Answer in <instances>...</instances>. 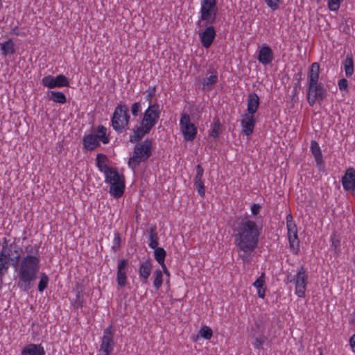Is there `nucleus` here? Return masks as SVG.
Returning a JSON list of instances; mask_svg holds the SVG:
<instances>
[{
  "mask_svg": "<svg viewBox=\"0 0 355 355\" xmlns=\"http://www.w3.org/2000/svg\"><path fill=\"white\" fill-rule=\"evenodd\" d=\"M49 96L55 103L64 104L67 101L65 95L61 92L51 91L49 93Z\"/></svg>",
  "mask_w": 355,
  "mask_h": 355,
  "instance_id": "nucleus-32",
  "label": "nucleus"
},
{
  "mask_svg": "<svg viewBox=\"0 0 355 355\" xmlns=\"http://www.w3.org/2000/svg\"><path fill=\"white\" fill-rule=\"evenodd\" d=\"M286 219L290 247L293 251L297 252L299 247L297 226L291 214H288Z\"/></svg>",
  "mask_w": 355,
  "mask_h": 355,
  "instance_id": "nucleus-11",
  "label": "nucleus"
},
{
  "mask_svg": "<svg viewBox=\"0 0 355 355\" xmlns=\"http://www.w3.org/2000/svg\"><path fill=\"white\" fill-rule=\"evenodd\" d=\"M125 266H126L125 260H124V259L121 260L118 263L117 271L125 272Z\"/></svg>",
  "mask_w": 355,
  "mask_h": 355,
  "instance_id": "nucleus-48",
  "label": "nucleus"
},
{
  "mask_svg": "<svg viewBox=\"0 0 355 355\" xmlns=\"http://www.w3.org/2000/svg\"><path fill=\"white\" fill-rule=\"evenodd\" d=\"M216 33L215 28L211 24H209V26H207L205 28L198 31L199 40L202 46L205 49H208L212 45L216 38Z\"/></svg>",
  "mask_w": 355,
  "mask_h": 355,
  "instance_id": "nucleus-14",
  "label": "nucleus"
},
{
  "mask_svg": "<svg viewBox=\"0 0 355 355\" xmlns=\"http://www.w3.org/2000/svg\"><path fill=\"white\" fill-rule=\"evenodd\" d=\"M130 115L126 105L119 104L114 109L111 123L113 129L117 132H122L128 128Z\"/></svg>",
  "mask_w": 355,
  "mask_h": 355,
  "instance_id": "nucleus-6",
  "label": "nucleus"
},
{
  "mask_svg": "<svg viewBox=\"0 0 355 355\" xmlns=\"http://www.w3.org/2000/svg\"><path fill=\"white\" fill-rule=\"evenodd\" d=\"M96 160L97 168L103 174L112 168V167L108 166L107 164V159L105 155L103 154H98Z\"/></svg>",
  "mask_w": 355,
  "mask_h": 355,
  "instance_id": "nucleus-28",
  "label": "nucleus"
},
{
  "mask_svg": "<svg viewBox=\"0 0 355 355\" xmlns=\"http://www.w3.org/2000/svg\"><path fill=\"white\" fill-rule=\"evenodd\" d=\"M319 355H322V354L320 353Z\"/></svg>",
  "mask_w": 355,
  "mask_h": 355,
  "instance_id": "nucleus-54",
  "label": "nucleus"
},
{
  "mask_svg": "<svg viewBox=\"0 0 355 355\" xmlns=\"http://www.w3.org/2000/svg\"><path fill=\"white\" fill-rule=\"evenodd\" d=\"M327 96V90L322 84L308 85L307 99L309 105L313 106L316 101H322Z\"/></svg>",
  "mask_w": 355,
  "mask_h": 355,
  "instance_id": "nucleus-10",
  "label": "nucleus"
},
{
  "mask_svg": "<svg viewBox=\"0 0 355 355\" xmlns=\"http://www.w3.org/2000/svg\"><path fill=\"white\" fill-rule=\"evenodd\" d=\"M345 73L347 77L351 76L354 73V60L351 55H347L345 60Z\"/></svg>",
  "mask_w": 355,
  "mask_h": 355,
  "instance_id": "nucleus-35",
  "label": "nucleus"
},
{
  "mask_svg": "<svg viewBox=\"0 0 355 355\" xmlns=\"http://www.w3.org/2000/svg\"><path fill=\"white\" fill-rule=\"evenodd\" d=\"M233 230L239 256L244 262L249 263L257 246L261 228L255 221L243 217L236 220Z\"/></svg>",
  "mask_w": 355,
  "mask_h": 355,
  "instance_id": "nucleus-1",
  "label": "nucleus"
},
{
  "mask_svg": "<svg viewBox=\"0 0 355 355\" xmlns=\"http://www.w3.org/2000/svg\"><path fill=\"white\" fill-rule=\"evenodd\" d=\"M153 263L149 259L141 262L139 266V276L143 279V282H147L152 271Z\"/></svg>",
  "mask_w": 355,
  "mask_h": 355,
  "instance_id": "nucleus-21",
  "label": "nucleus"
},
{
  "mask_svg": "<svg viewBox=\"0 0 355 355\" xmlns=\"http://www.w3.org/2000/svg\"><path fill=\"white\" fill-rule=\"evenodd\" d=\"M160 266L162 268L161 270L162 272L163 275H165L166 277L167 278H168L169 276H170V272H169L168 270L167 269L166 264L164 263V264L160 265ZM166 282V284H168L169 283V279H167Z\"/></svg>",
  "mask_w": 355,
  "mask_h": 355,
  "instance_id": "nucleus-47",
  "label": "nucleus"
},
{
  "mask_svg": "<svg viewBox=\"0 0 355 355\" xmlns=\"http://www.w3.org/2000/svg\"><path fill=\"white\" fill-rule=\"evenodd\" d=\"M341 182L344 190L350 191L354 197H355V169L349 168L346 170L344 175L342 177Z\"/></svg>",
  "mask_w": 355,
  "mask_h": 355,
  "instance_id": "nucleus-15",
  "label": "nucleus"
},
{
  "mask_svg": "<svg viewBox=\"0 0 355 355\" xmlns=\"http://www.w3.org/2000/svg\"><path fill=\"white\" fill-rule=\"evenodd\" d=\"M116 280L118 284L123 287L126 284V275L125 272L117 271Z\"/></svg>",
  "mask_w": 355,
  "mask_h": 355,
  "instance_id": "nucleus-40",
  "label": "nucleus"
},
{
  "mask_svg": "<svg viewBox=\"0 0 355 355\" xmlns=\"http://www.w3.org/2000/svg\"><path fill=\"white\" fill-rule=\"evenodd\" d=\"M320 65L317 62L311 64L308 71V85L317 83L319 80Z\"/></svg>",
  "mask_w": 355,
  "mask_h": 355,
  "instance_id": "nucleus-24",
  "label": "nucleus"
},
{
  "mask_svg": "<svg viewBox=\"0 0 355 355\" xmlns=\"http://www.w3.org/2000/svg\"><path fill=\"white\" fill-rule=\"evenodd\" d=\"M348 87V82L346 79L343 78L338 81V87L340 91H346Z\"/></svg>",
  "mask_w": 355,
  "mask_h": 355,
  "instance_id": "nucleus-44",
  "label": "nucleus"
},
{
  "mask_svg": "<svg viewBox=\"0 0 355 355\" xmlns=\"http://www.w3.org/2000/svg\"><path fill=\"white\" fill-rule=\"evenodd\" d=\"M289 282L295 286V294L298 297L304 298L308 284V275L305 268L303 266L298 268Z\"/></svg>",
  "mask_w": 355,
  "mask_h": 355,
  "instance_id": "nucleus-7",
  "label": "nucleus"
},
{
  "mask_svg": "<svg viewBox=\"0 0 355 355\" xmlns=\"http://www.w3.org/2000/svg\"><path fill=\"white\" fill-rule=\"evenodd\" d=\"M1 54L4 56L11 55L15 53L14 42L8 40L0 44Z\"/></svg>",
  "mask_w": 355,
  "mask_h": 355,
  "instance_id": "nucleus-30",
  "label": "nucleus"
},
{
  "mask_svg": "<svg viewBox=\"0 0 355 355\" xmlns=\"http://www.w3.org/2000/svg\"><path fill=\"white\" fill-rule=\"evenodd\" d=\"M42 84L44 87L53 89L55 87H68L69 83L65 76L60 74L56 77H53L51 75L44 76L42 79Z\"/></svg>",
  "mask_w": 355,
  "mask_h": 355,
  "instance_id": "nucleus-13",
  "label": "nucleus"
},
{
  "mask_svg": "<svg viewBox=\"0 0 355 355\" xmlns=\"http://www.w3.org/2000/svg\"><path fill=\"white\" fill-rule=\"evenodd\" d=\"M149 243L148 246L150 248L155 249L159 248L158 247V236L157 233L153 230L150 229L149 232V236H148Z\"/></svg>",
  "mask_w": 355,
  "mask_h": 355,
  "instance_id": "nucleus-36",
  "label": "nucleus"
},
{
  "mask_svg": "<svg viewBox=\"0 0 355 355\" xmlns=\"http://www.w3.org/2000/svg\"><path fill=\"white\" fill-rule=\"evenodd\" d=\"M253 286L257 289L259 297L263 299L266 289L264 273H261L260 277L253 283Z\"/></svg>",
  "mask_w": 355,
  "mask_h": 355,
  "instance_id": "nucleus-26",
  "label": "nucleus"
},
{
  "mask_svg": "<svg viewBox=\"0 0 355 355\" xmlns=\"http://www.w3.org/2000/svg\"><path fill=\"white\" fill-rule=\"evenodd\" d=\"M105 182L110 185V193L115 198H119L124 193L125 180L116 168H112L104 174Z\"/></svg>",
  "mask_w": 355,
  "mask_h": 355,
  "instance_id": "nucleus-5",
  "label": "nucleus"
},
{
  "mask_svg": "<svg viewBox=\"0 0 355 355\" xmlns=\"http://www.w3.org/2000/svg\"><path fill=\"white\" fill-rule=\"evenodd\" d=\"M310 150L312 155L314 157L316 163V166L320 171H324V164L322 154L321 152L320 147L316 141L312 140L311 141Z\"/></svg>",
  "mask_w": 355,
  "mask_h": 355,
  "instance_id": "nucleus-17",
  "label": "nucleus"
},
{
  "mask_svg": "<svg viewBox=\"0 0 355 355\" xmlns=\"http://www.w3.org/2000/svg\"><path fill=\"white\" fill-rule=\"evenodd\" d=\"M218 81V73L216 71H211L209 76L203 78L201 82V87L203 90H210Z\"/></svg>",
  "mask_w": 355,
  "mask_h": 355,
  "instance_id": "nucleus-23",
  "label": "nucleus"
},
{
  "mask_svg": "<svg viewBox=\"0 0 355 355\" xmlns=\"http://www.w3.org/2000/svg\"><path fill=\"white\" fill-rule=\"evenodd\" d=\"M164 282L162 272L160 269H157L153 273V287L155 290H159Z\"/></svg>",
  "mask_w": 355,
  "mask_h": 355,
  "instance_id": "nucleus-33",
  "label": "nucleus"
},
{
  "mask_svg": "<svg viewBox=\"0 0 355 355\" xmlns=\"http://www.w3.org/2000/svg\"><path fill=\"white\" fill-rule=\"evenodd\" d=\"M101 350L104 355H110L113 350V336L110 328L104 330Z\"/></svg>",
  "mask_w": 355,
  "mask_h": 355,
  "instance_id": "nucleus-16",
  "label": "nucleus"
},
{
  "mask_svg": "<svg viewBox=\"0 0 355 355\" xmlns=\"http://www.w3.org/2000/svg\"><path fill=\"white\" fill-rule=\"evenodd\" d=\"M349 346L352 351L355 353V334L352 335L349 339Z\"/></svg>",
  "mask_w": 355,
  "mask_h": 355,
  "instance_id": "nucleus-50",
  "label": "nucleus"
},
{
  "mask_svg": "<svg viewBox=\"0 0 355 355\" xmlns=\"http://www.w3.org/2000/svg\"><path fill=\"white\" fill-rule=\"evenodd\" d=\"M19 257H17V259ZM18 273L19 281L17 285L28 291L31 288V283L36 279L40 270V259L36 255H26L22 258L20 263L18 261L14 265Z\"/></svg>",
  "mask_w": 355,
  "mask_h": 355,
  "instance_id": "nucleus-2",
  "label": "nucleus"
},
{
  "mask_svg": "<svg viewBox=\"0 0 355 355\" xmlns=\"http://www.w3.org/2000/svg\"><path fill=\"white\" fill-rule=\"evenodd\" d=\"M141 112V105L139 102L134 103L131 106V112L134 116H137Z\"/></svg>",
  "mask_w": 355,
  "mask_h": 355,
  "instance_id": "nucleus-41",
  "label": "nucleus"
},
{
  "mask_svg": "<svg viewBox=\"0 0 355 355\" xmlns=\"http://www.w3.org/2000/svg\"><path fill=\"white\" fill-rule=\"evenodd\" d=\"M243 133L246 136L252 134L255 125L254 115L244 114L241 121Z\"/></svg>",
  "mask_w": 355,
  "mask_h": 355,
  "instance_id": "nucleus-18",
  "label": "nucleus"
},
{
  "mask_svg": "<svg viewBox=\"0 0 355 355\" xmlns=\"http://www.w3.org/2000/svg\"><path fill=\"white\" fill-rule=\"evenodd\" d=\"M266 5L272 10L279 8L280 0H264Z\"/></svg>",
  "mask_w": 355,
  "mask_h": 355,
  "instance_id": "nucleus-42",
  "label": "nucleus"
},
{
  "mask_svg": "<svg viewBox=\"0 0 355 355\" xmlns=\"http://www.w3.org/2000/svg\"><path fill=\"white\" fill-rule=\"evenodd\" d=\"M204 173V169L200 165L196 166V174L194 177V185H200L202 184V176Z\"/></svg>",
  "mask_w": 355,
  "mask_h": 355,
  "instance_id": "nucleus-37",
  "label": "nucleus"
},
{
  "mask_svg": "<svg viewBox=\"0 0 355 355\" xmlns=\"http://www.w3.org/2000/svg\"><path fill=\"white\" fill-rule=\"evenodd\" d=\"M95 136L99 143L101 141L103 144H107L110 142V134L107 132V128L102 125L97 126Z\"/></svg>",
  "mask_w": 355,
  "mask_h": 355,
  "instance_id": "nucleus-27",
  "label": "nucleus"
},
{
  "mask_svg": "<svg viewBox=\"0 0 355 355\" xmlns=\"http://www.w3.org/2000/svg\"><path fill=\"white\" fill-rule=\"evenodd\" d=\"M83 145L85 148L92 150L97 148L100 143L97 140V137L94 134H88L83 137Z\"/></svg>",
  "mask_w": 355,
  "mask_h": 355,
  "instance_id": "nucleus-25",
  "label": "nucleus"
},
{
  "mask_svg": "<svg viewBox=\"0 0 355 355\" xmlns=\"http://www.w3.org/2000/svg\"><path fill=\"white\" fill-rule=\"evenodd\" d=\"M200 19L206 24H212L216 17L217 7L216 0H201Z\"/></svg>",
  "mask_w": 355,
  "mask_h": 355,
  "instance_id": "nucleus-9",
  "label": "nucleus"
},
{
  "mask_svg": "<svg viewBox=\"0 0 355 355\" xmlns=\"http://www.w3.org/2000/svg\"><path fill=\"white\" fill-rule=\"evenodd\" d=\"M259 105V97L256 93H250L248 96L247 114L254 115Z\"/></svg>",
  "mask_w": 355,
  "mask_h": 355,
  "instance_id": "nucleus-22",
  "label": "nucleus"
},
{
  "mask_svg": "<svg viewBox=\"0 0 355 355\" xmlns=\"http://www.w3.org/2000/svg\"><path fill=\"white\" fill-rule=\"evenodd\" d=\"M180 128L185 141H192L195 139L198 132V128L196 125L191 121L189 114L187 113H182L181 114Z\"/></svg>",
  "mask_w": 355,
  "mask_h": 355,
  "instance_id": "nucleus-8",
  "label": "nucleus"
},
{
  "mask_svg": "<svg viewBox=\"0 0 355 355\" xmlns=\"http://www.w3.org/2000/svg\"><path fill=\"white\" fill-rule=\"evenodd\" d=\"M11 33L15 35H18V27L15 26L12 29Z\"/></svg>",
  "mask_w": 355,
  "mask_h": 355,
  "instance_id": "nucleus-52",
  "label": "nucleus"
},
{
  "mask_svg": "<svg viewBox=\"0 0 355 355\" xmlns=\"http://www.w3.org/2000/svg\"><path fill=\"white\" fill-rule=\"evenodd\" d=\"M257 59L263 65L269 64L273 60L272 49L266 44H263L259 50Z\"/></svg>",
  "mask_w": 355,
  "mask_h": 355,
  "instance_id": "nucleus-19",
  "label": "nucleus"
},
{
  "mask_svg": "<svg viewBox=\"0 0 355 355\" xmlns=\"http://www.w3.org/2000/svg\"><path fill=\"white\" fill-rule=\"evenodd\" d=\"M121 238L119 233H115L113 239V248H117L120 245Z\"/></svg>",
  "mask_w": 355,
  "mask_h": 355,
  "instance_id": "nucleus-45",
  "label": "nucleus"
},
{
  "mask_svg": "<svg viewBox=\"0 0 355 355\" xmlns=\"http://www.w3.org/2000/svg\"><path fill=\"white\" fill-rule=\"evenodd\" d=\"M155 92V87H150L147 89L148 95L146 96V100L148 101L150 103L152 100V96L154 95Z\"/></svg>",
  "mask_w": 355,
  "mask_h": 355,
  "instance_id": "nucleus-46",
  "label": "nucleus"
},
{
  "mask_svg": "<svg viewBox=\"0 0 355 355\" xmlns=\"http://www.w3.org/2000/svg\"><path fill=\"white\" fill-rule=\"evenodd\" d=\"M152 146V141L149 139L137 144L128 162V166L134 171L141 163L146 161L151 155Z\"/></svg>",
  "mask_w": 355,
  "mask_h": 355,
  "instance_id": "nucleus-4",
  "label": "nucleus"
},
{
  "mask_svg": "<svg viewBox=\"0 0 355 355\" xmlns=\"http://www.w3.org/2000/svg\"><path fill=\"white\" fill-rule=\"evenodd\" d=\"M220 123L218 121L216 122L211 130L210 136L213 138H216L218 136L219 130H220Z\"/></svg>",
  "mask_w": 355,
  "mask_h": 355,
  "instance_id": "nucleus-43",
  "label": "nucleus"
},
{
  "mask_svg": "<svg viewBox=\"0 0 355 355\" xmlns=\"http://www.w3.org/2000/svg\"><path fill=\"white\" fill-rule=\"evenodd\" d=\"M166 252L163 248H157L154 249V258L159 265L165 263V258Z\"/></svg>",
  "mask_w": 355,
  "mask_h": 355,
  "instance_id": "nucleus-34",
  "label": "nucleus"
},
{
  "mask_svg": "<svg viewBox=\"0 0 355 355\" xmlns=\"http://www.w3.org/2000/svg\"><path fill=\"white\" fill-rule=\"evenodd\" d=\"M332 245L335 246V248H336V245L334 243V241H332Z\"/></svg>",
  "mask_w": 355,
  "mask_h": 355,
  "instance_id": "nucleus-53",
  "label": "nucleus"
},
{
  "mask_svg": "<svg viewBox=\"0 0 355 355\" xmlns=\"http://www.w3.org/2000/svg\"><path fill=\"white\" fill-rule=\"evenodd\" d=\"M260 210V206L257 204H254L251 207V212L253 215H257Z\"/></svg>",
  "mask_w": 355,
  "mask_h": 355,
  "instance_id": "nucleus-51",
  "label": "nucleus"
},
{
  "mask_svg": "<svg viewBox=\"0 0 355 355\" xmlns=\"http://www.w3.org/2000/svg\"><path fill=\"white\" fill-rule=\"evenodd\" d=\"M250 337L252 340V345L256 349H261L267 341L265 331L258 323H255L251 327Z\"/></svg>",
  "mask_w": 355,
  "mask_h": 355,
  "instance_id": "nucleus-12",
  "label": "nucleus"
},
{
  "mask_svg": "<svg viewBox=\"0 0 355 355\" xmlns=\"http://www.w3.org/2000/svg\"><path fill=\"white\" fill-rule=\"evenodd\" d=\"M21 355H45V349L40 344L31 343L21 349Z\"/></svg>",
  "mask_w": 355,
  "mask_h": 355,
  "instance_id": "nucleus-20",
  "label": "nucleus"
},
{
  "mask_svg": "<svg viewBox=\"0 0 355 355\" xmlns=\"http://www.w3.org/2000/svg\"><path fill=\"white\" fill-rule=\"evenodd\" d=\"M198 189V194L203 197L205 194V189L204 187V183L200 184V185H195Z\"/></svg>",
  "mask_w": 355,
  "mask_h": 355,
  "instance_id": "nucleus-49",
  "label": "nucleus"
},
{
  "mask_svg": "<svg viewBox=\"0 0 355 355\" xmlns=\"http://www.w3.org/2000/svg\"><path fill=\"white\" fill-rule=\"evenodd\" d=\"M9 268V254L0 252V278L8 271Z\"/></svg>",
  "mask_w": 355,
  "mask_h": 355,
  "instance_id": "nucleus-29",
  "label": "nucleus"
},
{
  "mask_svg": "<svg viewBox=\"0 0 355 355\" xmlns=\"http://www.w3.org/2000/svg\"><path fill=\"white\" fill-rule=\"evenodd\" d=\"M159 116V105L157 103L150 104L144 111L140 125L133 129V132L130 136V141L132 143L139 141L157 124Z\"/></svg>",
  "mask_w": 355,
  "mask_h": 355,
  "instance_id": "nucleus-3",
  "label": "nucleus"
},
{
  "mask_svg": "<svg viewBox=\"0 0 355 355\" xmlns=\"http://www.w3.org/2000/svg\"><path fill=\"white\" fill-rule=\"evenodd\" d=\"M213 336L212 329L208 326H202L198 331V334L193 339V341H197L199 338H202L206 340H209Z\"/></svg>",
  "mask_w": 355,
  "mask_h": 355,
  "instance_id": "nucleus-31",
  "label": "nucleus"
},
{
  "mask_svg": "<svg viewBox=\"0 0 355 355\" xmlns=\"http://www.w3.org/2000/svg\"><path fill=\"white\" fill-rule=\"evenodd\" d=\"M343 0H328V8L331 11L336 12L340 6V3Z\"/></svg>",
  "mask_w": 355,
  "mask_h": 355,
  "instance_id": "nucleus-39",
  "label": "nucleus"
},
{
  "mask_svg": "<svg viewBox=\"0 0 355 355\" xmlns=\"http://www.w3.org/2000/svg\"><path fill=\"white\" fill-rule=\"evenodd\" d=\"M49 283V277L45 273L40 275V281L38 283V291L42 292L47 286Z\"/></svg>",
  "mask_w": 355,
  "mask_h": 355,
  "instance_id": "nucleus-38",
  "label": "nucleus"
}]
</instances>
